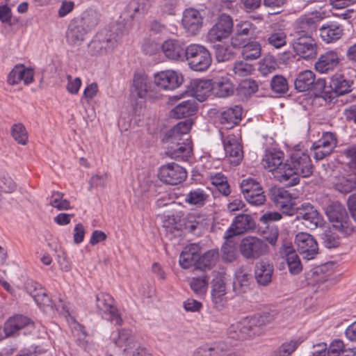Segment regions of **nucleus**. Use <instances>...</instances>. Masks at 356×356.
<instances>
[{
  "label": "nucleus",
  "mask_w": 356,
  "mask_h": 356,
  "mask_svg": "<svg viewBox=\"0 0 356 356\" xmlns=\"http://www.w3.org/2000/svg\"><path fill=\"white\" fill-rule=\"evenodd\" d=\"M193 123L191 118L186 119L179 122L168 132L166 136L171 145L166 148V156L172 159L182 161H186L191 157L193 154L191 140L186 139L182 143H175V142L180 140L183 136L188 133Z\"/></svg>",
  "instance_id": "1"
},
{
  "label": "nucleus",
  "mask_w": 356,
  "mask_h": 356,
  "mask_svg": "<svg viewBox=\"0 0 356 356\" xmlns=\"http://www.w3.org/2000/svg\"><path fill=\"white\" fill-rule=\"evenodd\" d=\"M273 321V316L269 313L254 315L232 324L228 328L227 334L235 340L250 339L260 335L263 332L262 327Z\"/></svg>",
  "instance_id": "2"
},
{
  "label": "nucleus",
  "mask_w": 356,
  "mask_h": 356,
  "mask_svg": "<svg viewBox=\"0 0 356 356\" xmlns=\"http://www.w3.org/2000/svg\"><path fill=\"white\" fill-rule=\"evenodd\" d=\"M285 185L293 186L300 181L299 177H308L313 172V165L309 154L301 150H295L287 160Z\"/></svg>",
  "instance_id": "3"
},
{
  "label": "nucleus",
  "mask_w": 356,
  "mask_h": 356,
  "mask_svg": "<svg viewBox=\"0 0 356 356\" xmlns=\"http://www.w3.org/2000/svg\"><path fill=\"white\" fill-rule=\"evenodd\" d=\"M353 83V81L347 80L343 75L337 74L331 77L328 84L325 79H319L316 86L326 102H334L338 97L352 91Z\"/></svg>",
  "instance_id": "4"
},
{
  "label": "nucleus",
  "mask_w": 356,
  "mask_h": 356,
  "mask_svg": "<svg viewBox=\"0 0 356 356\" xmlns=\"http://www.w3.org/2000/svg\"><path fill=\"white\" fill-rule=\"evenodd\" d=\"M325 213L333 227L345 235H350L355 229V222L348 217L345 207L338 201L330 202Z\"/></svg>",
  "instance_id": "5"
},
{
  "label": "nucleus",
  "mask_w": 356,
  "mask_h": 356,
  "mask_svg": "<svg viewBox=\"0 0 356 356\" xmlns=\"http://www.w3.org/2000/svg\"><path fill=\"white\" fill-rule=\"evenodd\" d=\"M238 250L245 259L256 260L267 254L269 252V247L263 238L249 235L241 239Z\"/></svg>",
  "instance_id": "6"
},
{
  "label": "nucleus",
  "mask_w": 356,
  "mask_h": 356,
  "mask_svg": "<svg viewBox=\"0 0 356 356\" xmlns=\"http://www.w3.org/2000/svg\"><path fill=\"white\" fill-rule=\"evenodd\" d=\"M184 59L187 60L193 70L197 72L207 70L212 61L208 49L199 44H191L186 47V55Z\"/></svg>",
  "instance_id": "7"
},
{
  "label": "nucleus",
  "mask_w": 356,
  "mask_h": 356,
  "mask_svg": "<svg viewBox=\"0 0 356 356\" xmlns=\"http://www.w3.org/2000/svg\"><path fill=\"white\" fill-rule=\"evenodd\" d=\"M117 44V35L110 30L99 31L89 44V50L94 56H103L111 52Z\"/></svg>",
  "instance_id": "8"
},
{
  "label": "nucleus",
  "mask_w": 356,
  "mask_h": 356,
  "mask_svg": "<svg viewBox=\"0 0 356 356\" xmlns=\"http://www.w3.org/2000/svg\"><path fill=\"white\" fill-rule=\"evenodd\" d=\"M284 154L281 151H269L262 159L264 168L273 172L275 177L281 183L285 184L287 168V161L283 163Z\"/></svg>",
  "instance_id": "9"
},
{
  "label": "nucleus",
  "mask_w": 356,
  "mask_h": 356,
  "mask_svg": "<svg viewBox=\"0 0 356 356\" xmlns=\"http://www.w3.org/2000/svg\"><path fill=\"white\" fill-rule=\"evenodd\" d=\"M257 227L253 217L250 214L241 213L234 217L229 227L223 236L225 241H229L234 236L252 232Z\"/></svg>",
  "instance_id": "10"
},
{
  "label": "nucleus",
  "mask_w": 356,
  "mask_h": 356,
  "mask_svg": "<svg viewBox=\"0 0 356 356\" xmlns=\"http://www.w3.org/2000/svg\"><path fill=\"white\" fill-rule=\"evenodd\" d=\"M96 307L107 320L118 325L122 324L123 321L114 305V299L109 294L106 293L97 294Z\"/></svg>",
  "instance_id": "11"
},
{
  "label": "nucleus",
  "mask_w": 356,
  "mask_h": 356,
  "mask_svg": "<svg viewBox=\"0 0 356 356\" xmlns=\"http://www.w3.org/2000/svg\"><path fill=\"white\" fill-rule=\"evenodd\" d=\"M241 192L246 201L252 206H261L266 200L261 184L252 178L243 179L241 183Z\"/></svg>",
  "instance_id": "12"
},
{
  "label": "nucleus",
  "mask_w": 356,
  "mask_h": 356,
  "mask_svg": "<svg viewBox=\"0 0 356 356\" xmlns=\"http://www.w3.org/2000/svg\"><path fill=\"white\" fill-rule=\"evenodd\" d=\"M220 133L228 161L234 165H238L243 158V151L238 138L234 134L225 135L222 131Z\"/></svg>",
  "instance_id": "13"
},
{
  "label": "nucleus",
  "mask_w": 356,
  "mask_h": 356,
  "mask_svg": "<svg viewBox=\"0 0 356 356\" xmlns=\"http://www.w3.org/2000/svg\"><path fill=\"white\" fill-rule=\"evenodd\" d=\"M233 20L226 14L220 15L215 24L207 33V40L211 42L221 41L229 37L233 29Z\"/></svg>",
  "instance_id": "14"
},
{
  "label": "nucleus",
  "mask_w": 356,
  "mask_h": 356,
  "mask_svg": "<svg viewBox=\"0 0 356 356\" xmlns=\"http://www.w3.org/2000/svg\"><path fill=\"white\" fill-rule=\"evenodd\" d=\"M158 177L159 179L169 185H177L184 181L187 172L183 167L175 163H169L160 167Z\"/></svg>",
  "instance_id": "15"
},
{
  "label": "nucleus",
  "mask_w": 356,
  "mask_h": 356,
  "mask_svg": "<svg viewBox=\"0 0 356 356\" xmlns=\"http://www.w3.org/2000/svg\"><path fill=\"white\" fill-rule=\"evenodd\" d=\"M337 140L335 134L331 132H325L320 139L313 143L311 151L316 161L323 160L330 155L337 147Z\"/></svg>",
  "instance_id": "16"
},
{
  "label": "nucleus",
  "mask_w": 356,
  "mask_h": 356,
  "mask_svg": "<svg viewBox=\"0 0 356 356\" xmlns=\"http://www.w3.org/2000/svg\"><path fill=\"white\" fill-rule=\"evenodd\" d=\"M297 251L307 260L314 259L318 253V243L314 236L306 232H299L295 238Z\"/></svg>",
  "instance_id": "17"
},
{
  "label": "nucleus",
  "mask_w": 356,
  "mask_h": 356,
  "mask_svg": "<svg viewBox=\"0 0 356 356\" xmlns=\"http://www.w3.org/2000/svg\"><path fill=\"white\" fill-rule=\"evenodd\" d=\"M182 82V75L175 70H162L154 74V83L162 90H175L179 87Z\"/></svg>",
  "instance_id": "18"
},
{
  "label": "nucleus",
  "mask_w": 356,
  "mask_h": 356,
  "mask_svg": "<svg viewBox=\"0 0 356 356\" xmlns=\"http://www.w3.org/2000/svg\"><path fill=\"white\" fill-rule=\"evenodd\" d=\"M291 46L293 51L305 59H310L317 54V45L312 36L293 35Z\"/></svg>",
  "instance_id": "19"
},
{
  "label": "nucleus",
  "mask_w": 356,
  "mask_h": 356,
  "mask_svg": "<svg viewBox=\"0 0 356 356\" xmlns=\"http://www.w3.org/2000/svg\"><path fill=\"white\" fill-rule=\"evenodd\" d=\"M204 17L197 9L188 8L184 10L181 25L185 32L190 35H196L203 26Z\"/></svg>",
  "instance_id": "20"
},
{
  "label": "nucleus",
  "mask_w": 356,
  "mask_h": 356,
  "mask_svg": "<svg viewBox=\"0 0 356 356\" xmlns=\"http://www.w3.org/2000/svg\"><path fill=\"white\" fill-rule=\"evenodd\" d=\"M225 277L217 273L211 282V301L216 309L221 310L225 307L227 299L226 297Z\"/></svg>",
  "instance_id": "21"
},
{
  "label": "nucleus",
  "mask_w": 356,
  "mask_h": 356,
  "mask_svg": "<svg viewBox=\"0 0 356 356\" xmlns=\"http://www.w3.org/2000/svg\"><path fill=\"white\" fill-rule=\"evenodd\" d=\"M113 343L122 350V356H131V350L137 346L136 339L130 330L122 329L112 337Z\"/></svg>",
  "instance_id": "22"
},
{
  "label": "nucleus",
  "mask_w": 356,
  "mask_h": 356,
  "mask_svg": "<svg viewBox=\"0 0 356 356\" xmlns=\"http://www.w3.org/2000/svg\"><path fill=\"white\" fill-rule=\"evenodd\" d=\"M271 199L283 213L287 216H293L295 213L296 209L293 198L287 191L282 188L274 190Z\"/></svg>",
  "instance_id": "23"
},
{
  "label": "nucleus",
  "mask_w": 356,
  "mask_h": 356,
  "mask_svg": "<svg viewBox=\"0 0 356 356\" xmlns=\"http://www.w3.org/2000/svg\"><path fill=\"white\" fill-rule=\"evenodd\" d=\"M165 56L172 60H184L186 55L184 43L179 40H165L161 47Z\"/></svg>",
  "instance_id": "24"
},
{
  "label": "nucleus",
  "mask_w": 356,
  "mask_h": 356,
  "mask_svg": "<svg viewBox=\"0 0 356 356\" xmlns=\"http://www.w3.org/2000/svg\"><path fill=\"white\" fill-rule=\"evenodd\" d=\"M296 218L303 220L306 227L314 229L321 223V217L316 209L310 204H304L297 209Z\"/></svg>",
  "instance_id": "25"
},
{
  "label": "nucleus",
  "mask_w": 356,
  "mask_h": 356,
  "mask_svg": "<svg viewBox=\"0 0 356 356\" xmlns=\"http://www.w3.org/2000/svg\"><path fill=\"white\" fill-rule=\"evenodd\" d=\"M199 253H200V247L198 244L192 243L186 245L179 256L180 266L184 269L189 268L193 266H195V268H197Z\"/></svg>",
  "instance_id": "26"
},
{
  "label": "nucleus",
  "mask_w": 356,
  "mask_h": 356,
  "mask_svg": "<svg viewBox=\"0 0 356 356\" xmlns=\"http://www.w3.org/2000/svg\"><path fill=\"white\" fill-rule=\"evenodd\" d=\"M26 290L40 307L51 306V300L47 296L42 285L38 282L32 280L28 281L26 284Z\"/></svg>",
  "instance_id": "27"
},
{
  "label": "nucleus",
  "mask_w": 356,
  "mask_h": 356,
  "mask_svg": "<svg viewBox=\"0 0 356 356\" xmlns=\"http://www.w3.org/2000/svg\"><path fill=\"white\" fill-rule=\"evenodd\" d=\"M252 24L248 21L237 24L235 33L231 39L232 45L235 47H241L245 44L252 34Z\"/></svg>",
  "instance_id": "28"
},
{
  "label": "nucleus",
  "mask_w": 356,
  "mask_h": 356,
  "mask_svg": "<svg viewBox=\"0 0 356 356\" xmlns=\"http://www.w3.org/2000/svg\"><path fill=\"white\" fill-rule=\"evenodd\" d=\"M88 31L74 19L70 22L67 31V41L71 45H79L88 34Z\"/></svg>",
  "instance_id": "29"
},
{
  "label": "nucleus",
  "mask_w": 356,
  "mask_h": 356,
  "mask_svg": "<svg viewBox=\"0 0 356 356\" xmlns=\"http://www.w3.org/2000/svg\"><path fill=\"white\" fill-rule=\"evenodd\" d=\"M322 40L326 43H331L339 40L343 35V28L338 23H330L323 25L319 29Z\"/></svg>",
  "instance_id": "30"
},
{
  "label": "nucleus",
  "mask_w": 356,
  "mask_h": 356,
  "mask_svg": "<svg viewBox=\"0 0 356 356\" xmlns=\"http://www.w3.org/2000/svg\"><path fill=\"white\" fill-rule=\"evenodd\" d=\"M192 97L199 102H204L212 92V83L210 80L195 79L191 83Z\"/></svg>",
  "instance_id": "31"
},
{
  "label": "nucleus",
  "mask_w": 356,
  "mask_h": 356,
  "mask_svg": "<svg viewBox=\"0 0 356 356\" xmlns=\"http://www.w3.org/2000/svg\"><path fill=\"white\" fill-rule=\"evenodd\" d=\"M316 83L315 74L311 70H305L299 73L294 81L295 88L298 92H305L313 88L316 90H319L316 88Z\"/></svg>",
  "instance_id": "32"
},
{
  "label": "nucleus",
  "mask_w": 356,
  "mask_h": 356,
  "mask_svg": "<svg viewBox=\"0 0 356 356\" xmlns=\"http://www.w3.org/2000/svg\"><path fill=\"white\" fill-rule=\"evenodd\" d=\"M251 275L243 269L236 271L233 281V291L236 295L242 296L250 290Z\"/></svg>",
  "instance_id": "33"
},
{
  "label": "nucleus",
  "mask_w": 356,
  "mask_h": 356,
  "mask_svg": "<svg viewBox=\"0 0 356 356\" xmlns=\"http://www.w3.org/2000/svg\"><path fill=\"white\" fill-rule=\"evenodd\" d=\"M339 63L336 52L329 51L322 54L315 63V69L321 73H327L332 70Z\"/></svg>",
  "instance_id": "34"
},
{
  "label": "nucleus",
  "mask_w": 356,
  "mask_h": 356,
  "mask_svg": "<svg viewBox=\"0 0 356 356\" xmlns=\"http://www.w3.org/2000/svg\"><path fill=\"white\" fill-rule=\"evenodd\" d=\"M273 273V266L267 261H261L255 266L254 275L257 282L263 286L270 283Z\"/></svg>",
  "instance_id": "35"
},
{
  "label": "nucleus",
  "mask_w": 356,
  "mask_h": 356,
  "mask_svg": "<svg viewBox=\"0 0 356 356\" xmlns=\"http://www.w3.org/2000/svg\"><path fill=\"white\" fill-rule=\"evenodd\" d=\"M197 110V102L194 97H191L175 106L172 110V115L176 118H186L195 114Z\"/></svg>",
  "instance_id": "36"
},
{
  "label": "nucleus",
  "mask_w": 356,
  "mask_h": 356,
  "mask_svg": "<svg viewBox=\"0 0 356 356\" xmlns=\"http://www.w3.org/2000/svg\"><path fill=\"white\" fill-rule=\"evenodd\" d=\"M334 188L341 193H348L356 190V174L340 175L336 177Z\"/></svg>",
  "instance_id": "37"
},
{
  "label": "nucleus",
  "mask_w": 356,
  "mask_h": 356,
  "mask_svg": "<svg viewBox=\"0 0 356 356\" xmlns=\"http://www.w3.org/2000/svg\"><path fill=\"white\" fill-rule=\"evenodd\" d=\"M242 115V108L236 106L229 108L221 113L220 123L226 129H231L241 120Z\"/></svg>",
  "instance_id": "38"
},
{
  "label": "nucleus",
  "mask_w": 356,
  "mask_h": 356,
  "mask_svg": "<svg viewBox=\"0 0 356 356\" xmlns=\"http://www.w3.org/2000/svg\"><path fill=\"white\" fill-rule=\"evenodd\" d=\"M233 92V84L227 77L217 78L212 82V93L218 97H228Z\"/></svg>",
  "instance_id": "39"
},
{
  "label": "nucleus",
  "mask_w": 356,
  "mask_h": 356,
  "mask_svg": "<svg viewBox=\"0 0 356 356\" xmlns=\"http://www.w3.org/2000/svg\"><path fill=\"white\" fill-rule=\"evenodd\" d=\"M208 188H196L191 190L185 198L186 202L198 207H203L209 201L210 194Z\"/></svg>",
  "instance_id": "40"
},
{
  "label": "nucleus",
  "mask_w": 356,
  "mask_h": 356,
  "mask_svg": "<svg viewBox=\"0 0 356 356\" xmlns=\"http://www.w3.org/2000/svg\"><path fill=\"white\" fill-rule=\"evenodd\" d=\"M30 323V319L22 315H16L10 318L4 324V332L6 337H10L18 330L24 328Z\"/></svg>",
  "instance_id": "41"
},
{
  "label": "nucleus",
  "mask_w": 356,
  "mask_h": 356,
  "mask_svg": "<svg viewBox=\"0 0 356 356\" xmlns=\"http://www.w3.org/2000/svg\"><path fill=\"white\" fill-rule=\"evenodd\" d=\"M207 225V220L199 215H188L184 222L185 229L194 234H201Z\"/></svg>",
  "instance_id": "42"
},
{
  "label": "nucleus",
  "mask_w": 356,
  "mask_h": 356,
  "mask_svg": "<svg viewBox=\"0 0 356 356\" xmlns=\"http://www.w3.org/2000/svg\"><path fill=\"white\" fill-rule=\"evenodd\" d=\"M132 86L134 92L140 98L145 97L147 93L152 90L151 83L145 74H134Z\"/></svg>",
  "instance_id": "43"
},
{
  "label": "nucleus",
  "mask_w": 356,
  "mask_h": 356,
  "mask_svg": "<svg viewBox=\"0 0 356 356\" xmlns=\"http://www.w3.org/2000/svg\"><path fill=\"white\" fill-rule=\"evenodd\" d=\"M227 352L225 345L223 343H216L211 346L203 345L197 348L193 356H225Z\"/></svg>",
  "instance_id": "44"
},
{
  "label": "nucleus",
  "mask_w": 356,
  "mask_h": 356,
  "mask_svg": "<svg viewBox=\"0 0 356 356\" xmlns=\"http://www.w3.org/2000/svg\"><path fill=\"white\" fill-rule=\"evenodd\" d=\"M316 29V19L312 17H306L298 21L293 35H300L302 37L311 36Z\"/></svg>",
  "instance_id": "45"
},
{
  "label": "nucleus",
  "mask_w": 356,
  "mask_h": 356,
  "mask_svg": "<svg viewBox=\"0 0 356 356\" xmlns=\"http://www.w3.org/2000/svg\"><path fill=\"white\" fill-rule=\"evenodd\" d=\"M88 32L93 29L99 22V15L92 10L83 12L80 16L74 18Z\"/></svg>",
  "instance_id": "46"
},
{
  "label": "nucleus",
  "mask_w": 356,
  "mask_h": 356,
  "mask_svg": "<svg viewBox=\"0 0 356 356\" xmlns=\"http://www.w3.org/2000/svg\"><path fill=\"white\" fill-rule=\"evenodd\" d=\"M209 277L202 273L197 277H191L188 280V283L192 291L199 296L204 295L208 289Z\"/></svg>",
  "instance_id": "47"
},
{
  "label": "nucleus",
  "mask_w": 356,
  "mask_h": 356,
  "mask_svg": "<svg viewBox=\"0 0 356 356\" xmlns=\"http://www.w3.org/2000/svg\"><path fill=\"white\" fill-rule=\"evenodd\" d=\"M284 254L289 272L293 275L298 274L302 270V265L296 251L291 247H287L284 250Z\"/></svg>",
  "instance_id": "48"
},
{
  "label": "nucleus",
  "mask_w": 356,
  "mask_h": 356,
  "mask_svg": "<svg viewBox=\"0 0 356 356\" xmlns=\"http://www.w3.org/2000/svg\"><path fill=\"white\" fill-rule=\"evenodd\" d=\"M233 46L226 43L218 44L214 46L215 56L218 62H225L234 56Z\"/></svg>",
  "instance_id": "49"
},
{
  "label": "nucleus",
  "mask_w": 356,
  "mask_h": 356,
  "mask_svg": "<svg viewBox=\"0 0 356 356\" xmlns=\"http://www.w3.org/2000/svg\"><path fill=\"white\" fill-rule=\"evenodd\" d=\"M218 258V251L216 250H208L202 256L199 254L197 268L203 270L210 269L215 265Z\"/></svg>",
  "instance_id": "50"
},
{
  "label": "nucleus",
  "mask_w": 356,
  "mask_h": 356,
  "mask_svg": "<svg viewBox=\"0 0 356 356\" xmlns=\"http://www.w3.org/2000/svg\"><path fill=\"white\" fill-rule=\"evenodd\" d=\"M242 56L245 60H255L260 57L261 47L259 42L252 41L241 46Z\"/></svg>",
  "instance_id": "51"
},
{
  "label": "nucleus",
  "mask_w": 356,
  "mask_h": 356,
  "mask_svg": "<svg viewBox=\"0 0 356 356\" xmlns=\"http://www.w3.org/2000/svg\"><path fill=\"white\" fill-rule=\"evenodd\" d=\"M177 4V0H161L158 6L157 14L162 17L175 15Z\"/></svg>",
  "instance_id": "52"
},
{
  "label": "nucleus",
  "mask_w": 356,
  "mask_h": 356,
  "mask_svg": "<svg viewBox=\"0 0 356 356\" xmlns=\"http://www.w3.org/2000/svg\"><path fill=\"white\" fill-rule=\"evenodd\" d=\"M11 135L14 140L19 144L25 145L28 142V132L22 123H17L13 125L11 128Z\"/></svg>",
  "instance_id": "53"
},
{
  "label": "nucleus",
  "mask_w": 356,
  "mask_h": 356,
  "mask_svg": "<svg viewBox=\"0 0 356 356\" xmlns=\"http://www.w3.org/2000/svg\"><path fill=\"white\" fill-rule=\"evenodd\" d=\"M270 88L277 95H284L289 90L288 82L283 76L275 75L271 79Z\"/></svg>",
  "instance_id": "54"
},
{
  "label": "nucleus",
  "mask_w": 356,
  "mask_h": 356,
  "mask_svg": "<svg viewBox=\"0 0 356 356\" xmlns=\"http://www.w3.org/2000/svg\"><path fill=\"white\" fill-rule=\"evenodd\" d=\"M49 204L58 210H67L71 208L68 200L63 199V194L54 191L49 198Z\"/></svg>",
  "instance_id": "55"
},
{
  "label": "nucleus",
  "mask_w": 356,
  "mask_h": 356,
  "mask_svg": "<svg viewBox=\"0 0 356 356\" xmlns=\"http://www.w3.org/2000/svg\"><path fill=\"white\" fill-rule=\"evenodd\" d=\"M321 238L323 243L327 248H336L339 245V237L330 229L323 232Z\"/></svg>",
  "instance_id": "56"
},
{
  "label": "nucleus",
  "mask_w": 356,
  "mask_h": 356,
  "mask_svg": "<svg viewBox=\"0 0 356 356\" xmlns=\"http://www.w3.org/2000/svg\"><path fill=\"white\" fill-rule=\"evenodd\" d=\"M252 71V65L243 60L235 62L233 66V72L236 76H246Z\"/></svg>",
  "instance_id": "57"
},
{
  "label": "nucleus",
  "mask_w": 356,
  "mask_h": 356,
  "mask_svg": "<svg viewBox=\"0 0 356 356\" xmlns=\"http://www.w3.org/2000/svg\"><path fill=\"white\" fill-rule=\"evenodd\" d=\"M277 63L271 58H265L259 65V71L264 76L274 72L277 68Z\"/></svg>",
  "instance_id": "58"
},
{
  "label": "nucleus",
  "mask_w": 356,
  "mask_h": 356,
  "mask_svg": "<svg viewBox=\"0 0 356 356\" xmlns=\"http://www.w3.org/2000/svg\"><path fill=\"white\" fill-rule=\"evenodd\" d=\"M221 250L222 257L226 261L232 262L236 259V252L234 247L232 245V239L226 241V242L222 245Z\"/></svg>",
  "instance_id": "59"
},
{
  "label": "nucleus",
  "mask_w": 356,
  "mask_h": 356,
  "mask_svg": "<svg viewBox=\"0 0 356 356\" xmlns=\"http://www.w3.org/2000/svg\"><path fill=\"white\" fill-rule=\"evenodd\" d=\"M268 41L270 44L279 49L286 44V34L282 31L273 33L268 37Z\"/></svg>",
  "instance_id": "60"
},
{
  "label": "nucleus",
  "mask_w": 356,
  "mask_h": 356,
  "mask_svg": "<svg viewBox=\"0 0 356 356\" xmlns=\"http://www.w3.org/2000/svg\"><path fill=\"white\" fill-rule=\"evenodd\" d=\"M263 235L265 242L267 241L271 245L275 246L279 237V229L277 226L267 227Z\"/></svg>",
  "instance_id": "61"
},
{
  "label": "nucleus",
  "mask_w": 356,
  "mask_h": 356,
  "mask_svg": "<svg viewBox=\"0 0 356 356\" xmlns=\"http://www.w3.org/2000/svg\"><path fill=\"white\" fill-rule=\"evenodd\" d=\"M17 188V184L10 177H1L0 178V191L1 193H10Z\"/></svg>",
  "instance_id": "62"
},
{
  "label": "nucleus",
  "mask_w": 356,
  "mask_h": 356,
  "mask_svg": "<svg viewBox=\"0 0 356 356\" xmlns=\"http://www.w3.org/2000/svg\"><path fill=\"white\" fill-rule=\"evenodd\" d=\"M259 88L257 82L253 79H245L240 85L241 90L243 91L245 95H251L255 93Z\"/></svg>",
  "instance_id": "63"
},
{
  "label": "nucleus",
  "mask_w": 356,
  "mask_h": 356,
  "mask_svg": "<svg viewBox=\"0 0 356 356\" xmlns=\"http://www.w3.org/2000/svg\"><path fill=\"white\" fill-rule=\"evenodd\" d=\"M345 353L343 342L339 339L334 340L330 343L327 351L328 356H339L340 354Z\"/></svg>",
  "instance_id": "64"
}]
</instances>
